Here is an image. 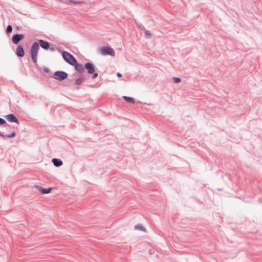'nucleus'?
<instances>
[{
    "instance_id": "nucleus-23",
    "label": "nucleus",
    "mask_w": 262,
    "mask_h": 262,
    "mask_svg": "<svg viewBox=\"0 0 262 262\" xmlns=\"http://www.w3.org/2000/svg\"><path fill=\"white\" fill-rule=\"evenodd\" d=\"M44 71H45V72H47V73H48V72H49V69H48V68H45V69H44Z\"/></svg>"
},
{
    "instance_id": "nucleus-2",
    "label": "nucleus",
    "mask_w": 262,
    "mask_h": 262,
    "mask_svg": "<svg viewBox=\"0 0 262 262\" xmlns=\"http://www.w3.org/2000/svg\"><path fill=\"white\" fill-rule=\"evenodd\" d=\"M63 59L68 63L72 66H74L76 63V59L70 53L67 51H63L62 53Z\"/></svg>"
},
{
    "instance_id": "nucleus-19",
    "label": "nucleus",
    "mask_w": 262,
    "mask_h": 262,
    "mask_svg": "<svg viewBox=\"0 0 262 262\" xmlns=\"http://www.w3.org/2000/svg\"><path fill=\"white\" fill-rule=\"evenodd\" d=\"M6 123L5 119L0 118V125L4 124Z\"/></svg>"
},
{
    "instance_id": "nucleus-6",
    "label": "nucleus",
    "mask_w": 262,
    "mask_h": 262,
    "mask_svg": "<svg viewBox=\"0 0 262 262\" xmlns=\"http://www.w3.org/2000/svg\"><path fill=\"white\" fill-rule=\"evenodd\" d=\"M24 37V35L23 34H15L12 36V42L14 44L17 45Z\"/></svg>"
},
{
    "instance_id": "nucleus-1",
    "label": "nucleus",
    "mask_w": 262,
    "mask_h": 262,
    "mask_svg": "<svg viewBox=\"0 0 262 262\" xmlns=\"http://www.w3.org/2000/svg\"><path fill=\"white\" fill-rule=\"evenodd\" d=\"M39 43L37 42H34L33 43L31 48V58L32 60V61L34 62V63L35 65H37V55L38 51L39 49V45L40 47L45 49V50H48L50 49L51 51H54V48H50V43L49 42L47 41H45L42 39H39L38 41Z\"/></svg>"
},
{
    "instance_id": "nucleus-13",
    "label": "nucleus",
    "mask_w": 262,
    "mask_h": 262,
    "mask_svg": "<svg viewBox=\"0 0 262 262\" xmlns=\"http://www.w3.org/2000/svg\"><path fill=\"white\" fill-rule=\"evenodd\" d=\"M122 98L124 100H125L127 102L132 103H135V100L133 98H132V97H127V96H123Z\"/></svg>"
},
{
    "instance_id": "nucleus-12",
    "label": "nucleus",
    "mask_w": 262,
    "mask_h": 262,
    "mask_svg": "<svg viewBox=\"0 0 262 262\" xmlns=\"http://www.w3.org/2000/svg\"><path fill=\"white\" fill-rule=\"evenodd\" d=\"M39 190L42 194H48V193H49L51 192V191L52 190V188H43L42 187H39Z\"/></svg>"
},
{
    "instance_id": "nucleus-22",
    "label": "nucleus",
    "mask_w": 262,
    "mask_h": 262,
    "mask_svg": "<svg viewBox=\"0 0 262 262\" xmlns=\"http://www.w3.org/2000/svg\"><path fill=\"white\" fill-rule=\"evenodd\" d=\"M0 136L3 138H5V137H6V135H4V133L0 132Z\"/></svg>"
},
{
    "instance_id": "nucleus-21",
    "label": "nucleus",
    "mask_w": 262,
    "mask_h": 262,
    "mask_svg": "<svg viewBox=\"0 0 262 262\" xmlns=\"http://www.w3.org/2000/svg\"><path fill=\"white\" fill-rule=\"evenodd\" d=\"M145 34L146 35H149V36H151V35L150 32L148 30H146Z\"/></svg>"
},
{
    "instance_id": "nucleus-17",
    "label": "nucleus",
    "mask_w": 262,
    "mask_h": 262,
    "mask_svg": "<svg viewBox=\"0 0 262 262\" xmlns=\"http://www.w3.org/2000/svg\"><path fill=\"white\" fill-rule=\"evenodd\" d=\"M15 136V133L14 132L12 133L11 134L7 135L6 137H7L8 138H11L14 137Z\"/></svg>"
},
{
    "instance_id": "nucleus-10",
    "label": "nucleus",
    "mask_w": 262,
    "mask_h": 262,
    "mask_svg": "<svg viewBox=\"0 0 262 262\" xmlns=\"http://www.w3.org/2000/svg\"><path fill=\"white\" fill-rule=\"evenodd\" d=\"M52 161L54 165L56 167H59L63 164L62 160L59 159L53 158Z\"/></svg>"
},
{
    "instance_id": "nucleus-4",
    "label": "nucleus",
    "mask_w": 262,
    "mask_h": 262,
    "mask_svg": "<svg viewBox=\"0 0 262 262\" xmlns=\"http://www.w3.org/2000/svg\"><path fill=\"white\" fill-rule=\"evenodd\" d=\"M54 77L55 79L62 81L67 78L68 74L63 71H58L55 72Z\"/></svg>"
},
{
    "instance_id": "nucleus-11",
    "label": "nucleus",
    "mask_w": 262,
    "mask_h": 262,
    "mask_svg": "<svg viewBox=\"0 0 262 262\" xmlns=\"http://www.w3.org/2000/svg\"><path fill=\"white\" fill-rule=\"evenodd\" d=\"M62 1L63 3H67L68 4H69V5H72V4L76 5V4H83V3H84V2H82V1H73V0H62Z\"/></svg>"
},
{
    "instance_id": "nucleus-7",
    "label": "nucleus",
    "mask_w": 262,
    "mask_h": 262,
    "mask_svg": "<svg viewBox=\"0 0 262 262\" xmlns=\"http://www.w3.org/2000/svg\"><path fill=\"white\" fill-rule=\"evenodd\" d=\"M5 118L10 122H15V123L18 122V119L13 114H8V115H6L5 116Z\"/></svg>"
},
{
    "instance_id": "nucleus-5",
    "label": "nucleus",
    "mask_w": 262,
    "mask_h": 262,
    "mask_svg": "<svg viewBox=\"0 0 262 262\" xmlns=\"http://www.w3.org/2000/svg\"><path fill=\"white\" fill-rule=\"evenodd\" d=\"M84 67L88 70V73L90 74H93L95 71L94 64L91 62L86 63Z\"/></svg>"
},
{
    "instance_id": "nucleus-20",
    "label": "nucleus",
    "mask_w": 262,
    "mask_h": 262,
    "mask_svg": "<svg viewBox=\"0 0 262 262\" xmlns=\"http://www.w3.org/2000/svg\"><path fill=\"white\" fill-rule=\"evenodd\" d=\"M98 74L97 73L94 72L93 73V75L92 77H93V78L94 79V78H96L98 76Z\"/></svg>"
},
{
    "instance_id": "nucleus-24",
    "label": "nucleus",
    "mask_w": 262,
    "mask_h": 262,
    "mask_svg": "<svg viewBox=\"0 0 262 262\" xmlns=\"http://www.w3.org/2000/svg\"><path fill=\"white\" fill-rule=\"evenodd\" d=\"M117 75L118 77H121L122 76V74H121L120 73H117Z\"/></svg>"
},
{
    "instance_id": "nucleus-14",
    "label": "nucleus",
    "mask_w": 262,
    "mask_h": 262,
    "mask_svg": "<svg viewBox=\"0 0 262 262\" xmlns=\"http://www.w3.org/2000/svg\"><path fill=\"white\" fill-rule=\"evenodd\" d=\"M84 80V78L83 76H81L78 79H77L75 81V84L76 85H79L81 83H82Z\"/></svg>"
},
{
    "instance_id": "nucleus-18",
    "label": "nucleus",
    "mask_w": 262,
    "mask_h": 262,
    "mask_svg": "<svg viewBox=\"0 0 262 262\" xmlns=\"http://www.w3.org/2000/svg\"><path fill=\"white\" fill-rule=\"evenodd\" d=\"M173 80L176 83H178L181 81V79L179 77H174Z\"/></svg>"
},
{
    "instance_id": "nucleus-16",
    "label": "nucleus",
    "mask_w": 262,
    "mask_h": 262,
    "mask_svg": "<svg viewBox=\"0 0 262 262\" xmlns=\"http://www.w3.org/2000/svg\"><path fill=\"white\" fill-rule=\"evenodd\" d=\"M6 31L7 34L11 33L12 31V27L11 25H8Z\"/></svg>"
},
{
    "instance_id": "nucleus-8",
    "label": "nucleus",
    "mask_w": 262,
    "mask_h": 262,
    "mask_svg": "<svg viewBox=\"0 0 262 262\" xmlns=\"http://www.w3.org/2000/svg\"><path fill=\"white\" fill-rule=\"evenodd\" d=\"M16 55L19 57H22L25 55L24 50L21 46H18L16 48Z\"/></svg>"
},
{
    "instance_id": "nucleus-15",
    "label": "nucleus",
    "mask_w": 262,
    "mask_h": 262,
    "mask_svg": "<svg viewBox=\"0 0 262 262\" xmlns=\"http://www.w3.org/2000/svg\"><path fill=\"white\" fill-rule=\"evenodd\" d=\"M135 228L136 229H139V230H143V231H144L145 230V229L143 228V227L140 225V224H138L136 226H135Z\"/></svg>"
},
{
    "instance_id": "nucleus-3",
    "label": "nucleus",
    "mask_w": 262,
    "mask_h": 262,
    "mask_svg": "<svg viewBox=\"0 0 262 262\" xmlns=\"http://www.w3.org/2000/svg\"><path fill=\"white\" fill-rule=\"evenodd\" d=\"M100 52L103 55H109L113 57L115 56V51L112 47H103L100 49Z\"/></svg>"
},
{
    "instance_id": "nucleus-9",
    "label": "nucleus",
    "mask_w": 262,
    "mask_h": 262,
    "mask_svg": "<svg viewBox=\"0 0 262 262\" xmlns=\"http://www.w3.org/2000/svg\"><path fill=\"white\" fill-rule=\"evenodd\" d=\"M74 66H75V68L77 70V72L81 73L84 72L85 67H83L82 64H80V63H77L76 62V63Z\"/></svg>"
}]
</instances>
